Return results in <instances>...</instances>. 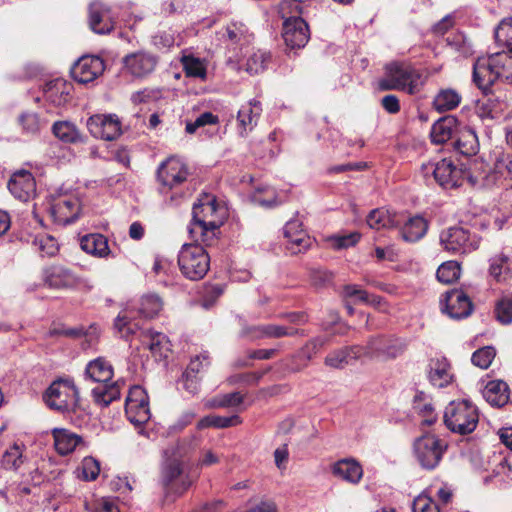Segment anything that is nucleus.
<instances>
[{"label": "nucleus", "instance_id": "obj_1", "mask_svg": "<svg viewBox=\"0 0 512 512\" xmlns=\"http://www.w3.org/2000/svg\"><path fill=\"white\" fill-rule=\"evenodd\" d=\"M192 216L189 225L191 238L206 246L213 245L226 218V209L217 203L215 196L204 194L194 204Z\"/></svg>", "mask_w": 512, "mask_h": 512}, {"label": "nucleus", "instance_id": "obj_2", "mask_svg": "<svg viewBox=\"0 0 512 512\" xmlns=\"http://www.w3.org/2000/svg\"><path fill=\"white\" fill-rule=\"evenodd\" d=\"M499 79L512 84V54L502 51L476 60L473 81L479 89L486 92Z\"/></svg>", "mask_w": 512, "mask_h": 512}, {"label": "nucleus", "instance_id": "obj_3", "mask_svg": "<svg viewBox=\"0 0 512 512\" xmlns=\"http://www.w3.org/2000/svg\"><path fill=\"white\" fill-rule=\"evenodd\" d=\"M425 77L420 70L406 62H391L385 66V75L378 82L382 91L398 90L410 95L418 93L423 87Z\"/></svg>", "mask_w": 512, "mask_h": 512}, {"label": "nucleus", "instance_id": "obj_4", "mask_svg": "<svg viewBox=\"0 0 512 512\" xmlns=\"http://www.w3.org/2000/svg\"><path fill=\"white\" fill-rule=\"evenodd\" d=\"M113 374L112 364L104 357L91 360L85 368L86 379L101 383L92 390V396L95 403L103 407L120 398L119 384L117 382L107 384L112 380Z\"/></svg>", "mask_w": 512, "mask_h": 512}, {"label": "nucleus", "instance_id": "obj_5", "mask_svg": "<svg viewBox=\"0 0 512 512\" xmlns=\"http://www.w3.org/2000/svg\"><path fill=\"white\" fill-rule=\"evenodd\" d=\"M115 328L125 338H128L130 335H137L142 346L149 349L154 357H168L171 344L167 336L161 332H155L150 329H139L137 324L129 319L126 312L118 315L115 320Z\"/></svg>", "mask_w": 512, "mask_h": 512}, {"label": "nucleus", "instance_id": "obj_6", "mask_svg": "<svg viewBox=\"0 0 512 512\" xmlns=\"http://www.w3.org/2000/svg\"><path fill=\"white\" fill-rule=\"evenodd\" d=\"M422 171L425 176L433 175L435 181L445 189H452L461 186L464 180L473 185L479 183V177L472 175L470 170L456 165L451 159H442L436 163L422 165Z\"/></svg>", "mask_w": 512, "mask_h": 512}, {"label": "nucleus", "instance_id": "obj_7", "mask_svg": "<svg viewBox=\"0 0 512 512\" xmlns=\"http://www.w3.org/2000/svg\"><path fill=\"white\" fill-rule=\"evenodd\" d=\"M478 421L476 406L467 400L452 401L445 408L444 423L454 433L470 434L475 430Z\"/></svg>", "mask_w": 512, "mask_h": 512}, {"label": "nucleus", "instance_id": "obj_8", "mask_svg": "<svg viewBox=\"0 0 512 512\" xmlns=\"http://www.w3.org/2000/svg\"><path fill=\"white\" fill-rule=\"evenodd\" d=\"M181 273L190 280L202 279L210 268V257L200 243L184 244L178 255Z\"/></svg>", "mask_w": 512, "mask_h": 512}, {"label": "nucleus", "instance_id": "obj_9", "mask_svg": "<svg viewBox=\"0 0 512 512\" xmlns=\"http://www.w3.org/2000/svg\"><path fill=\"white\" fill-rule=\"evenodd\" d=\"M78 390L69 379H58L51 383L44 393L47 406L61 413L75 411L78 406Z\"/></svg>", "mask_w": 512, "mask_h": 512}, {"label": "nucleus", "instance_id": "obj_10", "mask_svg": "<svg viewBox=\"0 0 512 512\" xmlns=\"http://www.w3.org/2000/svg\"><path fill=\"white\" fill-rule=\"evenodd\" d=\"M447 448V442L434 434L417 438L413 445L417 462L427 470H433L439 465Z\"/></svg>", "mask_w": 512, "mask_h": 512}, {"label": "nucleus", "instance_id": "obj_11", "mask_svg": "<svg viewBox=\"0 0 512 512\" xmlns=\"http://www.w3.org/2000/svg\"><path fill=\"white\" fill-rule=\"evenodd\" d=\"M44 283L53 289H78L90 291L93 288L89 279L75 274L71 269L62 265H52L42 272Z\"/></svg>", "mask_w": 512, "mask_h": 512}, {"label": "nucleus", "instance_id": "obj_12", "mask_svg": "<svg viewBox=\"0 0 512 512\" xmlns=\"http://www.w3.org/2000/svg\"><path fill=\"white\" fill-rule=\"evenodd\" d=\"M440 244L445 251L461 255L475 251L480 238L463 227L454 226L441 232Z\"/></svg>", "mask_w": 512, "mask_h": 512}, {"label": "nucleus", "instance_id": "obj_13", "mask_svg": "<svg viewBox=\"0 0 512 512\" xmlns=\"http://www.w3.org/2000/svg\"><path fill=\"white\" fill-rule=\"evenodd\" d=\"M192 482L178 460H170L164 464L161 472V484L167 498L182 495L191 486Z\"/></svg>", "mask_w": 512, "mask_h": 512}, {"label": "nucleus", "instance_id": "obj_14", "mask_svg": "<svg viewBox=\"0 0 512 512\" xmlns=\"http://www.w3.org/2000/svg\"><path fill=\"white\" fill-rule=\"evenodd\" d=\"M125 413L128 420L135 426H141L150 419L148 397L142 387L134 386L129 390L125 402Z\"/></svg>", "mask_w": 512, "mask_h": 512}, {"label": "nucleus", "instance_id": "obj_15", "mask_svg": "<svg viewBox=\"0 0 512 512\" xmlns=\"http://www.w3.org/2000/svg\"><path fill=\"white\" fill-rule=\"evenodd\" d=\"M187 165L178 157H169L157 170V179L163 188L172 189L188 178Z\"/></svg>", "mask_w": 512, "mask_h": 512}, {"label": "nucleus", "instance_id": "obj_16", "mask_svg": "<svg viewBox=\"0 0 512 512\" xmlns=\"http://www.w3.org/2000/svg\"><path fill=\"white\" fill-rule=\"evenodd\" d=\"M80 212V202L72 195H63L53 200L50 213L58 225H67L74 222Z\"/></svg>", "mask_w": 512, "mask_h": 512}, {"label": "nucleus", "instance_id": "obj_17", "mask_svg": "<svg viewBox=\"0 0 512 512\" xmlns=\"http://www.w3.org/2000/svg\"><path fill=\"white\" fill-rule=\"evenodd\" d=\"M87 128L95 138L111 141L121 133L119 120L112 115H94L87 120Z\"/></svg>", "mask_w": 512, "mask_h": 512}, {"label": "nucleus", "instance_id": "obj_18", "mask_svg": "<svg viewBox=\"0 0 512 512\" xmlns=\"http://www.w3.org/2000/svg\"><path fill=\"white\" fill-rule=\"evenodd\" d=\"M283 39L292 49L304 47L309 40V28L300 17H289L283 23Z\"/></svg>", "mask_w": 512, "mask_h": 512}, {"label": "nucleus", "instance_id": "obj_19", "mask_svg": "<svg viewBox=\"0 0 512 512\" xmlns=\"http://www.w3.org/2000/svg\"><path fill=\"white\" fill-rule=\"evenodd\" d=\"M105 69L103 60L98 56H83L72 67L71 74L79 83H89L99 77Z\"/></svg>", "mask_w": 512, "mask_h": 512}, {"label": "nucleus", "instance_id": "obj_20", "mask_svg": "<svg viewBox=\"0 0 512 512\" xmlns=\"http://www.w3.org/2000/svg\"><path fill=\"white\" fill-rule=\"evenodd\" d=\"M8 189L15 198L27 202L34 198L36 194L34 176L27 170L16 171L8 182Z\"/></svg>", "mask_w": 512, "mask_h": 512}, {"label": "nucleus", "instance_id": "obj_21", "mask_svg": "<svg viewBox=\"0 0 512 512\" xmlns=\"http://www.w3.org/2000/svg\"><path fill=\"white\" fill-rule=\"evenodd\" d=\"M440 303L442 311L446 312L451 318L467 317L472 310L471 301L462 290L446 292Z\"/></svg>", "mask_w": 512, "mask_h": 512}, {"label": "nucleus", "instance_id": "obj_22", "mask_svg": "<svg viewBox=\"0 0 512 512\" xmlns=\"http://www.w3.org/2000/svg\"><path fill=\"white\" fill-rule=\"evenodd\" d=\"M262 114L261 102L253 99L243 104L237 114V129L241 136H246L257 125Z\"/></svg>", "mask_w": 512, "mask_h": 512}, {"label": "nucleus", "instance_id": "obj_23", "mask_svg": "<svg viewBox=\"0 0 512 512\" xmlns=\"http://www.w3.org/2000/svg\"><path fill=\"white\" fill-rule=\"evenodd\" d=\"M123 62L131 75L144 77L155 69L157 59L150 53L139 51L125 56Z\"/></svg>", "mask_w": 512, "mask_h": 512}, {"label": "nucleus", "instance_id": "obj_24", "mask_svg": "<svg viewBox=\"0 0 512 512\" xmlns=\"http://www.w3.org/2000/svg\"><path fill=\"white\" fill-rule=\"evenodd\" d=\"M364 348L360 345L346 346L330 352L324 360L326 366L333 369H343L363 357Z\"/></svg>", "mask_w": 512, "mask_h": 512}, {"label": "nucleus", "instance_id": "obj_25", "mask_svg": "<svg viewBox=\"0 0 512 512\" xmlns=\"http://www.w3.org/2000/svg\"><path fill=\"white\" fill-rule=\"evenodd\" d=\"M72 89L73 87L70 82L57 78L45 83L43 94L46 101L59 107L65 105L70 100Z\"/></svg>", "mask_w": 512, "mask_h": 512}, {"label": "nucleus", "instance_id": "obj_26", "mask_svg": "<svg viewBox=\"0 0 512 512\" xmlns=\"http://www.w3.org/2000/svg\"><path fill=\"white\" fill-rule=\"evenodd\" d=\"M458 120L451 115L440 118L436 121L430 132L431 141L434 144H444L454 136L458 131Z\"/></svg>", "mask_w": 512, "mask_h": 512}, {"label": "nucleus", "instance_id": "obj_27", "mask_svg": "<svg viewBox=\"0 0 512 512\" xmlns=\"http://www.w3.org/2000/svg\"><path fill=\"white\" fill-rule=\"evenodd\" d=\"M51 433L55 449L60 455H68L77 447L84 445L82 437L68 429L54 428Z\"/></svg>", "mask_w": 512, "mask_h": 512}, {"label": "nucleus", "instance_id": "obj_28", "mask_svg": "<svg viewBox=\"0 0 512 512\" xmlns=\"http://www.w3.org/2000/svg\"><path fill=\"white\" fill-rule=\"evenodd\" d=\"M332 474L351 484L360 482L363 476L361 465L353 459H342L332 465Z\"/></svg>", "mask_w": 512, "mask_h": 512}, {"label": "nucleus", "instance_id": "obj_29", "mask_svg": "<svg viewBox=\"0 0 512 512\" xmlns=\"http://www.w3.org/2000/svg\"><path fill=\"white\" fill-rule=\"evenodd\" d=\"M89 26L97 34H106L113 29L108 9L104 4L95 2L90 5Z\"/></svg>", "mask_w": 512, "mask_h": 512}, {"label": "nucleus", "instance_id": "obj_30", "mask_svg": "<svg viewBox=\"0 0 512 512\" xmlns=\"http://www.w3.org/2000/svg\"><path fill=\"white\" fill-rule=\"evenodd\" d=\"M484 399L494 407H502L509 401V386L502 380L489 381L483 389Z\"/></svg>", "mask_w": 512, "mask_h": 512}, {"label": "nucleus", "instance_id": "obj_31", "mask_svg": "<svg viewBox=\"0 0 512 512\" xmlns=\"http://www.w3.org/2000/svg\"><path fill=\"white\" fill-rule=\"evenodd\" d=\"M246 334L252 339L281 338L284 336H295L298 334L304 335L303 331H300L299 329L287 328L276 324L253 327L247 330Z\"/></svg>", "mask_w": 512, "mask_h": 512}, {"label": "nucleus", "instance_id": "obj_32", "mask_svg": "<svg viewBox=\"0 0 512 512\" xmlns=\"http://www.w3.org/2000/svg\"><path fill=\"white\" fill-rule=\"evenodd\" d=\"M402 223L403 217L401 215L392 214L385 209H375L367 216L368 226L376 230L398 227Z\"/></svg>", "mask_w": 512, "mask_h": 512}, {"label": "nucleus", "instance_id": "obj_33", "mask_svg": "<svg viewBox=\"0 0 512 512\" xmlns=\"http://www.w3.org/2000/svg\"><path fill=\"white\" fill-rule=\"evenodd\" d=\"M453 146L463 155H475L479 148L478 138L475 131L468 126L459 127Z\"/></svg>", "mask_w": 512, "mask_h": 512}, {"label": "nucleus", "instance_id": "obj_34", "mask_svg": "<svg viewBox=\"0 0 512 512\" xmlns=\"http://www.w3.org/2000/svg\"><path fill=\"white\" fill-rule=\"evenodd\" d=\"M27 461L26 446L23 443L15 442L4 451L1 465L7 470H18Z\"/></svg>", "mask_w": 512, "mask_h": 512}, {"label": "nucleus", "instance_id": "obj_35", "mask_svg": "<svg viewBox=\"0 0 512 512\" xmlns=\"http://www.w3.org/2000/svg\"><path fill=\"white\" fill-rule=\"evenodd\" d=\"M80 247L87 254L99 258H105L110 253L107 238L98 233L83 236L80 240Z\"/></svg>", "mask_w": 512, "mask_h": 512}, {"label": "nucleus", "instance_id": "obj_36", "mask_svg": "<svg viewBox=\"0 0 512 512\" xmlns=\"http://www.w3.org/2000/svg\"><path fill=\"white\" fill-rule=\"evenodd\" d=\"M429 380L435 387H446L452 380L450 365L446 359H433L430 362Z\"/></svg>", "mask_w": 512, "mask_h": 512}, {"label": "nucleus", "instance_id": "obj_37", "mask_svg": "<svg viewBox=\"0 0 512 512\" xmlns=\"http://www.w3.org/2000/svg\"><path fill=\"white\" fill-rule=\"evenodd\" d=\"M489 274L497 282H507L512 276L511 260L504 253L493 256L490 260Z\"/></svg>", "mask_w": 512, "mask_h": 512}, {"label": "nucleus", "instance_id": "obj_38", "mask_svg": "<svg viewBox=\"0 0 512 512\" xmlns=\"http://www.w3.org/2000/svg\"><path fill=\"white\" fill-rule=\"evenodd\" d=\"M427 229V221L421 216H414L404 222L401 235L405 241L415 242L425 235Z\"/></svg>", "mask_w": 512, "mask_h": 512}, {"label": "nucleus", "instance_id": "obj_39", "mask_svg": "<svg viewBox=\"0 0 512 512\" xmlns=\"http://www.w3.org/2000/svg\"><path fill=\"white\" fill-rule=\"evenodd\" d=\"M461 102L460 94L451 88L442 89L433 100V107L438 112H446L455 109Z\"/></svg>", "mask_w": 512, "mask_h": 512}, {"label": "nucleus", "instance_id": "obj_40", "mask_svg": "<svg viewBox=\"0 0 512 512\" xmlns=\"http://www.w3.org/2000/svg\"><path fill=\"white\" fill-rule=\"evenodd\" d=\"M413 408L419 415L422 416L424 424L430 426L435 423L437 419L435 408L425 393L418 392L414 396Z\"/></svg>", "mask_w": 512, "mask_h": 512}, {"label": "nucleus", "instance_id": "obj_41", "mask_svg": "<svg viewBox=\"0 0 512 512\" xmlns=\"http://www.w3.org/2000/svg\"><path fill=\"white\" fill-rule=\"evenodd\" d=\"M241 418L238 415L233 416H218V415H208L200 419L197 423V428L199 430L214 427V428H228L232 426H237L241 423Z\"/></svg>", "mask_w": 512, "mask_h": 512}, {"label": "nucleus", "instance_id": "obj_42", "mask_svg": "<svg viewBox=\"0 0 512 512\" xmlns=\"http://www.w3.org/2000/svg\"><path fill=\"white\" fill-rule=\"evenodd\" d=\"M180 61L187 77L206 79L207 68L203 60L193 55H183Z\"/></svg>", "mask_w": 512, "mask_h": 512}, {"label": "nucleus", "instance_id": "obj_43", "mask_svg": "<svg viewBox=\"0 0 512 512\" xmlns=\"http://www.w3.org/2000/svg\"><path fill=\"white\" fill-rule=\"evenodd\" d=\"M52 132L58 139L66 143H75L81 140V134L76 126L68 121L55 122Z\"/></svg>", "mask_w": 512, "mask_h": 512}, {"label": "nucleus", "instance_id": "obj_44", "mask_svg": "<svg viewBox=\"0 0 512 512\" xmlns=\"http://www.w3.org/2000/svg\"><path fill=\"white\" fill-rule=\"evenodd\" d=\"M163 308L161 298L156 294L144 295L140 301L139 313L147 319H152L160 313Z\"/></svg>", "mask_w": 512, "mask_h": 512}, {"label": "nucleus", "instance_id": "obj_45", "mask_svg": "<svg viewBox=\"0 0 512 512\" xmlns=\"http://www.w3.org/2000/svg\"><path fill=\"white\" fill-rule=\"evenodd\" d=\"M270 58L269 52L257 50L248 57L245 70L251 75L259 74L266 69Z\"/></svg>", "mask_w": 512, "mask_h": 512}, {"label": "nucleus", "instance_id": "obj_46", "mask_svg": "<svg viewBox=\"0 0 512 512\" xmlns=\"http://www.w3.org/2000/svg\"><path fill=\"white\" fill-rule=\"evenodd\" d=\"M495 40L499 47L512 51V18L503 19L495 29Z\"/></svg>", "mask_w": 512, "mask_h": 512}, {"label": "nucleus", "instance_id": "obj_47", "mask_svg": "<svg viewBox=\"0 0 512 512\" xmlns=\"http://www.w3.org/2000/svg\"><path fill=\"white\" fill-rule=\"evenodd\" d=\"M208 364V356L206 355L196 356L195 358L191 359L185 373L183 374V377L185 378V386L187 389H189L190 386H192L194 389L196 388V383L192 378H194L196 374L199 373L201 369Z\"/></svg>", "mask_w": 512, "mask_h": 512}, {"label": "nucleus", "instance_id": "obj_48", "mask_svg": "<svg viewBox=\"0 0 512 512\" xmlns=\"http://www.w3.org/2000/svg\"><path fill=\"white\" fill-rule=\"evenodd\" d=\"M461 268L456 261H447L441 264L437 270V279L442 283H452L460 276Z\"/></svg>", "mask_w": 512, "mask_h": 512}, {"label": "nucleus", "instance_id": "obj_49", "mask_svg": "<svg viewBox=\"0 0 512 512\" xmlns=\"http://www.w3.org/2000/svg\"><path fill=\"white\" fill-rule=\"evenodd\" d=\"M310 244L311 239L306 232L304 230H298L295 235H291L290 238H287L286 248L292 254H297L305 251Z\"/></svg>", "mask_w": 512, "mask_h": 512}, {"label": "nucleus", "instance_id": "obj_50", "mask_svg": "<svg viewBox=\"0 0 512 512\" xmlns=\"http://www.w3.org/2000/svg\"><path fill=\"white\" fill-rule=\"evenodd\" d=\"M100 473V464L92 457H85L78 469V477L85 481H93Z\"/></svg>", "mask_w": 512, "mask_h": 512}, {"label": "nucleus", "instance_id": "obj_51", "mask_svg": "<svg viewBox=\"0 0 512 512\" xmlns=\"http://www.w3.org/2000/svg\"><path fill=\"white\" fill-rule=\"evenodd\" d=\"M331 340L330 336H317L311 339L306 345L300 350L299 356L309 361L314 354L329 344Z\"/></svg>", "mask_w": 512, "mask_h": 512}, {"label": "nucleus", "instance_id": "obj_52", "mask_svg": "<svg viewBox=\"0 0 512 512\" xmlns=\"http://www.w3.org/2000/svg\"><path fill=\"white\" fill-rule=\"evenodd\" d=\"M412 510L413 512H440V507L427 491H424L413 500Z\"/></svg>", "mask_w": 512, "mask_h": 512}, {"label": "nucleus", "instance_id": "obj_53", "mask_svg": "<svg viewBox=\"0 0 512 512\" xmlns=\"http://www.w3.org/2000/svg\"><path fill=\"white\" fill-rule=\"evenodd\" d=\"M495 355V349L491 346H486L476 350L472 354L471 361L475 366L481 369H487L491 365Z\"/></svg>", "mask_w": 512, "mask_h": 512}, {"label": "nucleus", "instance_id": "obj_54", "mask_svg": "<svg viewBox=\"0 0 512 512\" xmlns=\"http://www.w3.org/2000/svg\"><path fill=\"white\" fill-rule=\"evenodd\" d=\"M226 33L230 41L233 43H241L249 41V33L247 27L241 22H231L226 27Z\"/></svg>", "mask_w": 512, "mask_h": 512}, {"label": "nucleus", "instance_id": "obj_55", "mask_svg": "<svg viewBox=\"0 0 512 512\" xmlns=\"http://www.w3.org/2000/svg\"><path fill=\"white\" fill-rule=\"evenodd\" d=\"M495 315L502 324H510L512 322V298L503 297L495 306Z\"/></svg>", "mask_w": 512, "mask_h": 512}, {"label": "nucleus", "instance_id": "obj_56", "mask_svg": "<svg viewBox=\"0 0 512 512\" xmlns=\"http://www.w3.org/2000/svg\"><path fill=\"white\" fill-rule=\"evenodd\" d=\"M446 41L451 49L462 56L466 57L472 53L471 45L462 33L453 34L447 37Z\"/></svg>", "mask_w": 512, "mask_h": 512}, {"label": "nucleus", "instance_id": "obj_57", "mask_svg": "<svg viewBox=\"0 0 512 512\" xmlns=\"http://www.w3.org/2000/svg\"><path fill=\"white\" fill-rule=\"evenodd\" d=\"M387 345V338L386 337H375L371 338L368 342L367 346H363L364 353L363 357H382L384 358L385 355V347Z\"/></svg>", "mask_w": 512, "mask_h": 512}, {"label": "nucleus", "instance_id": "obj_58", "mask_svg": "<svg viewBox=\"0 0 512 512\" xmlns=\"http://www.w3.org/2000/svg\"><path fill=\"white\" fill-rule=\"evenodd\" d=\"M360 240V234L357 232H351L344 235H335L330 238V243L335 249H347L358 243Z\"/></svg>", "mask_w": 512, "mask_h": 512}, {"label": "nucleus", "instance_id": "obj_59", "mask_svg": "<svg viewBox=\"0 0 512 512\" xmlns=\"http://www.w3.org/2000/svg\"><path fill=\"white\" fill-rule=\"evenodd\" d=\"M19 123L24 132L29 134H36L40 130V121L36 113L25 112L20 115Z\"/></svg>", "mask_w": 512, "mask_h": 512}, {"label": "nucleus", "instance_id": "obj_60", "mask_svg": "<svg viewBox=\"0 0 512 512\" xmlns=\"http://www.w3.org/2000/svg\"><path fill=\"white\" fill-rule=\"evenodd\" d=\"M343 296L346 299H353L355 304L369 301V294L356 284L345 285L343 288Z\"/></svg>", "mask_w": 512, "mask_h": 512}, {"label": "nucleus", "instance_id": "obj_61", "mask_svg": "<svg viewBox=\"0 0 512 512\" xmlns=\"http://www.w3.org/2000/svg\"><path fill=\"white\" fill-rule=\"evenodd\" d=\"M494 170L499 177L512 181V156L506 155L497 160Z\"/></svg>", "mask_w": 512, "mask_h": 512}, {"label": "nucleus", "instance_id": "obj_62", "mask_svg": "<svg viewBox=\"0 0 512 512\" xmlns=\"http://www.w3.org/2000/svg\"><path fill=\"white\" fill-rule=\"evenodd\" d=\"M152 43L160 50H167L175 44V38L169 31H159L152 37Z\"/></svg>", "mask_w": 512, "mask_h": 512}, {"label": "nucleus", "instance_id": "obj_63", "mask_svg": "<svg viewBox=\"0 0 512 512\" xmlns=\"http://www.w3.org/2000/svg\"><path fill=\"white\" fill-rule=\"evenodd\" d=\"M192 0H167L161 6V13L164 15H171L174 13H181Z\"/></svg>", "mask_w": 512, "mask_h": 512}, {"label": "nucleus", "instance_id": "obj_64", "mask_svg": "<svg viewBox=\"0 0 512 512\" xmlns=\"http://www.w3.org/2000/svg\"><path fill=\"white\" fill-rule=\"evenodd\" d=\"M34 244L41 252L49 256L54 255L58 250L55 240L50 237L36 238Z\"/></svg>", "mask_w": 512, "mask_h": 512}]
</instances>
